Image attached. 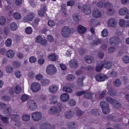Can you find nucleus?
Returning a JSON list of instances; mask_svg holds the SVG:
<instances>
[{"label":"nucleus","instance_id":"12","mask_svg":"<svg viewBox=\"0 0 129 129\" xmlns=\"http://www.w3.org/2000/svg\"><path fill=\"white\" fill-rule=\"evenodd\" d=\"M77 29L78 33L81 34H84L86 30V28L81 25L78 26Z\"/></svg>","mask_w":129,"mask_h":129},{"label":"nucleus","instance_id":"38","mask_svg":"<svg viewBox=\"0 0 129 129\" xmlns=\"http://www.w3.org/2000/svg\"><path fill=\"white\" fill-rule=\"evenodd\" d=\"M73 18L75 21L76 22H78L80 20L81 16L78 14H74L73 15Z\"/></svg>","mask_w":129,"mask_h":129},{"label":"nucleus","instance_id":"30","mask_svg":"<svg viewBox=\"0 0 129 129\" xmlns=\"http://www.w3.org/2000/svg\"><path fill=\"white\" fill-rule=\"evenodd\" d=\"M35 17V14L34 13L32 12H30L27 15V19L30 21L32 20L33 18Z\"/></svg>","mask_w":129,"mask_h":129},{"label":"nucleus","instance_id":"16","mask_svg":"<svg viewBox=\"0 0 129 129\" xmlns=\"http://www.w3.org/2000/svg\"><path fill=\"white\" fill-rule=\"evenodd\" d=\"M128 12V10L127 8L123 7L119 10L118 13L120 15L122 16L127 14Z\"/></svg>","mask_w":129,"mask_h":129},{"label":"nucleus","instance_id":"34","mask_svg":"<svg viewBox=\"0 0 129 129\" xmlns=\"http://www.w3.org/2000/svg\"><path fill=\"white\" fill-rule=\"evenodd\" d=\"M57 97L55 95L52 96L50 99L52 104H54L57 103Z\"/></svg>","mask_w":129,"mask_h":129},{"label":"nucleus","instance_id":"37","mask_svg":"<svg viewBox=\"0 0 129 129\" xmlns=\"http://www.w3.org/2000/svg\"><path fill=\"white\" fill-rule=\"evenodd\" d=\"M92 93L88 92L85 93L83 97L85 98L90 99L92 98Z\"/></svg>","mask_w":129,"mask_h":129},{"label":"nucleus","instance_id":"32","mask_svg":"<svg viewBox=\"0 0 129 129\" xmlns=\"http://www.w3.org/2000/svg\"><path fill=\"white\" fill-rule=\"evenodd\" d=\"M122 59L125 63H129V56L127 55L123 56L122 57Z\"/></svg>","mask_w":129,"mask_h":129},{"label":"nucleus","instance_id":"39","mask_svg":"<svg viewBox=\"0 0 129 129\" xmlns=\"http://www.w3.org/2000/svg\"><path fill=\"white\" fill-rule=\"evenodd\" d=\"M13 16L14 18L16 19H19L21 17L20 14L18 12L14 13L13 14Z\"/></svg>","mask_w":129,"mask_h":129},{"label":"nucleus","instance_id":"7","mask_svg":"<svg viewBox=\"0 0 129 129\" xmlns=\"http://www.w3.org/2000/svg\"><path fill=\"white\" fill-rule=\"evenodd\" d=\"M31 88L33 92H37L40 88V84L37 82H34L31 85Z\"/></svg>","mask_w":129,"mask_h":129},{"label":"nucleus","instance_id":"28","mask_svg":"<svg viewBox=\"0 0 129 129\" xmlns=\"http://www.w3.org/2000/svg\"><path fill=\"white\" fill-rule=\"evenodd\" d=\"M21 65L20 62L17 60L14 61L12 63V65L16 69L20 67Z\"/></svg>","mask_w":129,"mask_h":129},{"label":"nucleus","instance_id":"46","mask_svg":"<svg viewBox=\"0 0 129 129\" xmlns=\"http://www.w3.org/2000/svg\"><path fill=\"white\" fill-rule=\"evenodd\" d=\"M21 91V88L20 86L19 85L15 87L14 90V92L17 94H19Z\"/></svg>","mask_w":129,"mask_h":129},{"label":"nucleus","instance_id":"45","mask_svg":"<svg viewBox=\"0 0 129 129\" xmlns=\"http://www.w3.org/2000/svg\"><path fill=\"white\" fill-rule=\"evenodd\" d=\"M48 58L51 60L55 61L57 59V56L54 54H50L48 56Z\"/></svg>","mask_w":129,"mask_h":129},{"label":"nucleus","instance_id":"47","mask_svg":"<svg viewBox=\"0 0 129 129\" xmlns=\"http://www.w3.org/2000/svg\"><path fill=\"white\" fill-rule=\"evenodd\" d=\"M100 107L102 109L104 107L109 106V104L106 102L102 101L100 103Z\"/></svg>","mask_w":129,"mask_h":129},{"label":"nucleus","instance_id":"62","mask_svg":"<svg viewBox=\"0 0 129 129\" xmlns=\"http://www.w3.org/2000/svg\"><path fill=\"white\" fill-rule=\"evenodd\" d=\"M83 112L79 110H77L76 111V114L78 116H81L83 115Z\"/></svg>","mask_w":129,"mask_h":129},{"label":"nucleus","instance_id":"18","mask_svg":"<svg viewBox=\"0 0 129 129\" xmlns=\"http://www.w3.org/2000/svg\"><path fill=\"white\" fill-rule=\"evenodd\" d=\"M58 89L57 86L55 85H52L50 86L49 88V90L51 93L55 92Z\"/></svg>","mask_w":129,"mask_h":129},{"label":"nucleus","instance_id":"55","mask_svg":"<svg viewBox=\"0 0 129 129\" xmlns=\"http://www.w3.org/2000/svg\"><path fill=\"white\" fill-rule=\"evenodd\" d=\"M12 40L10 38L8 39L6 41L5 44L7 47L10 46L11 44Z\"/></svg>","mask_w":129,"mask_h":129},{"label":"nucleus","instance_id":"54","mask_svg":"<svg viewBox=\"0 0 129 129\" xmlns=\"http://www.w3.org/2000/svg\"><path fill=\"white\" fill-rule=\"evenodd\" d=\"M102 36L104 37H106L108 35V31L106 29H105L102 32Z\"/></svg>","mask_w":129,"mask_h":129},{"label":"nucleus","instance_id":"21","mask_svg":"<svg viewBox=\"0 0 129 129\" xmlns=\"http://www.w3.org/2000/svg\"><path fill=\"white\" fill-rule=\"evenodd\" d=\"M47 9L46 6H44L42 8V9L38 11V14L41 17L43 16L44 15L45 13L44 11H47Z\"/></svg>","mask_w":129,"mask_h":129},{"label":"nucleus","instance_id":"58","mask_svg":"<svg viewBox=\"0 0 129 129\" xmlns=\"http://www.w3.org/2000/svg\"><path fill=\"white\" fill-rule=\"evenodd\" d=\"M70 105L71 106H74L76 105L75 101L73 99H71L68 102Z\"/></svg>","mask_w":129,"mask_h":129},{"label":"nucleus","instance_id":"9","mask_svg":"<svg viewBox=\"0 0 129 129\" xmlns=\"http://www.w3.org/2000/svg\"><path fill=\"white\" fill-rule=\"evenodd\" d=\"M117 23L115 19L113 18H110L107 21V24L108 26L110 27L115 26Z\"/></svg>","mask_w":129,"mask_h":129},{"label":"nucleus","instance_id":"29","mask_svg":"<svg viewBox=\"0 0 129 129\" xmlns=\"http://www.w3.org/2000/svg\"><path fill=\"white\" fill-rule=\"evenodd\" d=\"M84 78V77L81 76L77 80V84L80 86H82L83 85V81Z\"/></svg>","mask_w":129,"mask_h":129},{"label":"nucleus","instance_id":"4","mask_svg":"<svg viewBox=\"0 0 129 129\" xmlns=\"http://www.w3.org/2000/svg\"><path fill=\"white\" fill-rule=\"evenodd\" d=\"M42 116V113L39 112H34L31 114L32 119L35 121H37L40 120Z\"/></svg>","mask_w":129,"mask_h":129},{"label":"nucleus","instance_id":"36","mask_svg":"<svg viewBox=\"0 0 129 129\" xmlns=\"http://www.w3.org/2000/svg\"><path fill=\"white\" fill-rule=\"evenodd\" d=\"M75 78V76L73 74H69L67 76L66 79L67 80L72 81Z\"/></svg>","mask_w":129,"mask_h":129},{"label":"nucleus","instance_id":"27","mask_svg":"<svg viewBox=\"0 0 129 129\" xmlns=\"http://www.w3.org/2000/svg\"><path fill=\"white\" fill-rule=\"evenodd\" d=\"M112 66V62L111 61H106L105 62L104 66L105 68L107 69H108L111 68Z\"/></svg>","mask_w":129,"mask_h":129},{"label":"nucleus","instance_id":"23","mask_svg":"<svg viewBox=\"0 0 129 129\" xmlns=\"http://www.w3.org/2000/svg\"><path fill=\"white\" fill-rule=\"evenodd\" d=\"M14 53L12 50H10L8 51L6 53L7 57L9 58H12L14 55Z\"/></svg>","mask_w":129,"mask_h":129},{"label":"nucleus","instance_id":"42","mask_svg":"<svg viewBox=\"0 0 129 129\" xmlns=\"http://www.w3.org/2000/svg\"><path fill=\"white\" fill-rule=\"evenodd\" d=\"M103 113L105 114H108L110 111V109L109 106L104 107L102 109Z\"/></svg>","mask_w":129,"mask_h":129},{"label":"nucleus","instance_id":"25","mask_svg":"<svg viewBox=\"0 0 129 129\" xmlns=\"http://www.w3.org/2000/svg\"><path fill=\"white\" fill-rule=\"evenodd\" d=\"M17 26L15 22H11L10 24V29L11 30L15 31L16 29Z\"/></svg>","mask_w":129,"mask_h":129},{"label":"nucleus","instance_id":"22","mask_svg":"<svg viewBox=\"0 0 129 129\" xmlns=\"http://www.w3.org/2000/svg\"><path fill=\"white\" fill-rule=\"evenodd\" d=\"M100 112L99 109H94L91 110L90 113L93 115L95 116H98L100 114Z\"/></svg>","mask_w":129,"mask_h":129},{"label":"nucleus","instance_id":"19","mask_svg":"<svg viewBox=\"0 0 129 129\" xmlns=\"http://www.w3.org/2000/svg\"><path fill=\"white\" fill-rule=\"evenodd\" d=\"M104 7L107 8L108 10L110 11H112L113 5L112 4L109 2H106L104 4Z\"/></svg>","mask_w":129,"mask_h":129},{"label":"nucleus","instance_id":"8","mask_svg":"<svg viewBox=\"0 0 129 129\" xmlns=\"http://www.w3.org/2000/svg\"><path fill=\"white\" fill-rule=\"evenodd\" d=\"M69 65L71 68L76 69L78 66V63L77 61L75 59H72L69 61Z\"/></svg>","mask_w":129,"mask_h":129},{"label":"nucleus","instance_id":"1","mask_svg":"<svg viewBox=\"0 0 129 129\" xmlns=\"http://www.w3.org/2000/svg\"><path fill=\"white\" fill-rule=\"evenodd\" d=\"M27 106L31 111H33L36 109L37 107V105L36 102L34 100H28L27 102Z\"/></svg>","mask_w":129,"mask_h":129},{"label":"nucleus","instance_id":"26","mask_svg":"<svg viewBox=\"0 0 129 129\" xmlns=\"http://www.w3.org/2000/svg\"><path fill=\"white\" fill-rule=\"evenodd\" d=\"M121 85V82L120 80L117 79L113 81V85L114 86L116 87H119Z\"/></svg>","mask_w":129,"mask_h":129},{"label":"nucleus","instance_id":"13","mask_svg":"<svg viewBox=\"0 0 129 129\" xmlns=\"http://www.w3.org/2000/svg\"><path fill=\"white\" fill-rule=\"evenodd\" d=\"M69 99V96L68 94L64 93L60 96L61 100L63 102H66L68 101Z\"/></svg>","mask_w":129,"mask_h":129},{"label":"nucleus","instance_id":"17","mask_svg":"<svg viewBox=\"0 0 129 129\" xmlns=\"http://www.w3.org/2000/svg\"><path fill=\"white\" fill-rule=\"evenodd\" d=\"M92 15L94 17L98 18L101 16V13L98 9H95L93 11Z\"/></svg>","mask_w":129,"mask_h":129},{"label":"nucleus","instance_id":"5","mask_svg":"<svg viewBox=\"0 0 129 129\" xmlns=\"http://www.w3.org/2000/svg\"><path fill=\"white\" fill-rule=\"evenodd\" d=\"M121 42L120 38L117 36H114L110 38L109 40L110 44L112 45H117Z\"/></svg>","mask_w":129,"mask_h":129},{"label":"nucleus","instance_id":"48","mask_svg":"<svg viewBox=\"0 0 129 129\" xmlns=\"http://www.w3.org/2000/svg\"><path fill=\"white\" fill-rule=\"evenodd\" d=\"M116 50V47L112 46L109 47L108 49V52L109 53H112Z\"/></svg>","mask_w":129,"mask_h":129},{"label":"nucleus","instance_id":"33","mask_svg":"<svg viewBox=\"0 0 129 129\" xmlns=\"http://www.w3.org/2000/svg\"><path fill=\"white\" fill-rule=\"evenodd\" d=\"M104 66V64L102 62L100 63L96 66L95 69L96 71L97 72H100Z\"/></svg>","mask_w":129,"mask_h":129},{"label":"nucleus","instance_id":"6","mask_svg":"<svg viewBox=\"0 0 129 129\" xmlns=\"http://www.w3.org/2000/svg\"><path fill=\"white\" fill-rule=\"evenodd\" d=\"M61 111V110L59 109H58L57 107H53L49 110V113L50 114H56L58 115Z\"/></svg>","mask_w":129,"mask_h":129},{"label":"nucleus","instance_id":"60","mask_svg":"<svg viewBox=\"0 0 129 129\" xmlns=\"http://www.w3.org/2000/svg\"><path fill=\"white\" fill-rule=\"evenodd\" d=\"M35 78L38 80H41L43 78V76L41 74H39L36 76Z\"/></svg>","mask_w":129,"mask_h":129},{"label":"nucleus","instance_id":"63","mask_svg":"<svg viewBox=\"0 0 129 129\" xmlns=\"http://www.w3.org/2000/svg\"><path fill=\"white\" fill-rule=\"evenodd\" d=\"M49 83V81L46 79H44L41 81V83L42 85L48 84Z\"/></svg>","mask_w":129,"mask_h":129},{"label":"nucleus","instance_id":"61","mask_svg":"<svg viewBox=\"0 0 129 129\" xmlns=\"http://www.w3.org/2000/svg\"><path fill=\"white\" fill-rule=\"evenodd\" d=\"M29 61L32 63L35 62L36 61V59L35 57L34 56L31 57L29 58Z\"/></svg>","mask_w":129,"mask_h":129},{"label":"nucleus","instance_id":"49","mask_svg":"<svg viewBox=\"0 0 129 129\" xmlns=\"http://www.w3.org/2000/svg\"><path fill=\"white\" fill-rule=\"evenodd\" d=\"M6 22V19L4 16H2L0 18V25H4Z\"/></svg>","mask_w":129,"mask_h":129},{"label":"nucleus","instance_id":"11","mask_svg":"<svg viewBox=\"0 0 129 129\" xmlns=\"http://www.w3.org/2000/svg\"><path fill=\"white\" fill-rule=\"evenodd\" d=\"M107 76L103 74H99L95 76L96 80L98 81H104L107 79Z\"/></svg>","mask_w":129,"mask_h":129},{"label":"nucleus","instance_id":"57","mask_svg":"<svg viewBox=\"0 0 129 129\" xmlns=\"http://www.w3.org/2000/svg\"><path fill=\"white\" fill-rule=\"evenodd\" d=\"M43 39L41 36H39L36 38V42L38 43H40L42 41Z\"/></svg>","mask_w":129,"mask_h":129},{"label":"nucleus","instance_id":"10","mask_svg":"<svg viewBox=\"0 0 129 129\" xmlns=\"http://www.w3.org/2000/svg\"><path fill=\"white\" fill-rule=\"evenodd\" d=\"M40 129H54L55 126H53L52 127L49 124L43 123L40 126Z\"/></svg>","mask_w":129,"mask_h":129},{"label":"nucleus","instance_id":"40","mask_svg":"<svg viewBox=\"0 0 129 129\" xmlns=\"http://www.w3.org/2000/svg\"><path fill=\"white\" fill-rule=\"evenodd\" d=\"M22 118L24 121H28L30 119V116L27 114H24L23 115Z\"/></svg>","mask_w":129,"mask_h":129},{"label":"nucleus","instance_id":"15","mask_svg":"<svg viewBox=\"0 0 129 129\" xmlns=\"http://www.w3.org/2000/svg\"><path fill=\"white\" fill-rule=\"evenodd\" d=\"M85 62L87 63H90L93 62L94 61V58L93 56L90 55H86L84 57Z\"/></svg>","mask_w":129,"mask_h":129},{"label":"nucleus","instance_id":"35","mask_svg":"<svg viewBox=\"0 0 129 129\" xmlns=\"http://www.w3.org/2000/svg\"><path fill=\"white\" fill-rule=\"evenodd\" d=\"M75 123L73 122L69 123L67 125L68 128L69 129H74L75 128Z\"/></svg>","mask_w":129,"mask_h":129},{"label":"nucleus","instance_id":"50","mask_svg":"<svg viewBox=\"0 0 129 129\" xmlns=\"http://www.w3.org/2000/svg\"><path fill=\"white\" fill-rule=\"evenodd\" d=\"M28 96L26 94L23 95L21 98V100L22 102H24L27 101L28 99Z\"/></svg>","mask_w":129,"mask_h":129},{"label":"nucleus","instance_id":"43","mask_svg":"<svg viewBox=\"0 0 129 129\" xmlns=\"http://www.w3.org/2000/svg\"><path fill=\"white\" fill-rule=\"evenodd\" d=\"M105 98L106 100L111 104H113L115 103V100L111 97L108 96L106 97Z\"/></svg>","mask_w":129,"mask_h":129},{"label":"nucleus","instance_id":"24","mask_svg":"<svg viewBox=\"0 0 129 129\" xmlns=\"http://www.w3.org/2000/svg\"><path fill=\"white\" fill-rule=\"evenodd\" d=\"M74 113L71 111H70L66 112L64 114V116L66 118H70L73 116Z\"/></svg>","mask_w":129,"mask_h":129},{"label":"nucleus","instance_id":"52","mask_svg":"<svg viewBox=\"0 0 129 129\" xmlns=\"http://www.w3.org/2000/svg\"><path fill=\"white\" fill-rule=\"evenodd\" d=\"M115 102L113 104H114V107L115 108H118L121 107V105L119 102L115 100Z\"/></svg>","mask_w":129,"mask_h":129},{"label":"nucleus","instance_id":"53","mask_svg":"<svg viewBox=\"0 0 129 129\" xmlns=\"http://www.w3.org/2000/svg\"><path fill=\"white\" fill-rule=\"evenodd\" d=\"M125 21L123 19H121L120 20L119 24L121 27H123L125 25Z\"/></svg>","mask_w":129,"mask_h":129},{"label":"nucleus","instance_id":"14","mask_svg":"<svg viewBox=\"0 0 129 129\" xmlns=\"http://www.w3.org/2000/svg\"><path fill=\"white\" fill-rule=\"evenodd\" d=\"M82 10L85 14L88 15L90 14L91 11L90 8L86 5H84L82 7Z\"/></svg>","mask_w":129,"mask_h":129},{"label":"nucleus","instance_id":"59","mask_svg":"<svg viewBox=\"0 0 129 129\" xmlns=\"http://www.w3.org/2000/svg\"><path fill=\"white\" fill-rule=\"evenodd\" d=\"M79 53L82 55H84L85 53V49L82 48H79L78 49Z\"/></svg>","mask_w":129,"mask_h":129},{"label":"nucleus","instance_id":"20","mask_svg":"<svg viewBox=\"0 0 129 129\" xmlns=\"http://www.w3.org/2000/svg\"><path fill=\"white\" fill-rule=\"evenodd\" d=\"M62 89L63 91L69 93H71L73 91L72 89L69 85L64 86L62 87Z\"/></svg>","mask_w":129,"mask_h":129},{"label":"nucleus","instance_id":"64","mask_svg":"<svg viewBox=\"0 0 129 129\" xmlns=\"http://www.w3.org/2000/svg\"><path fill=\"white\" fill-rule=\"evenodd\" d=\"M101 39H98L95 40L94 41L93 45H98L100 44L101 43Z\"/></svg>","mask_w":129,"mask_h":129},{"label":"nucleus","instance_id":"56","mask_svg":"<svg viewBox=\"0 0 129 129\" xmlns=\"http://www.w3.org/2000/svg\"><path fill=\"white\" fill-rule=\"evenodd\" d=\"M104 4L103 1H101L98 2L97 4V6L100 8H102L104 7Z\"/></svg>","mask_w":129,"mask_h":129},{"label":"nucleus","instance_id":"51","mask_svg":"<svg viewBox=\"0 0 129 129\" xmlns=\"http://www.w3.org/2000/svg\"><path fill=\"white\" fill-rule=\"evenodd\" d=\"M32 29L31 27H28L25 29V32L26 34H31L32 32Z\"/></svg>","mask_w":129,"mask_h":129},{"label":"nucleus","instance_id":"31","mask_svg":"<svg viewBox=\"0 0 129 129\" xmlns=\"http://www.w3.org/2000/svg\"><path fill=\"white\" fill-rule=\"evenodd\" d=\"M12 111V110L11 107H7L6 109L5 110L4 114H6L7 116L10 115Z\"/></svg>","mask_w":129,"mask_h":129},{"label":"nucleus","instance_id":"44","mask_svg":"<svg viewBox=\"0 0 129 129\" xmlns=\"http://www.w3.org/2000/svg\"><path fill=\"white\" fill-rule=\"evenodd\" d=\"M108 93L109 95L113 96H115L117 94V93L115 91L111 89L109 90Z\"/></svg>","mask_w":129,"mask_h":129},{"label":"nucleus","instance_id":"3","mask_svg":"<svg viewBox=\"0 0 129 129\" xmlns=\"http://www.w3.org/2000/svg\"><path fill=\"white\" fill-rule=\"evenodd\" d=\"M46 71L47 73L50 75H53L57 72V70L55 67L53 65L50 64L47 68Z\"/></svg>","mask_w":129,"mask_h":129},{"label":"nucleus","instance_id":"2","mask_svg":"<svg viewBox=\"0 0 129 129\" xmlns=\"http://www.w3.org/2000/svg\"><path fill=\"white\" fill-rule=\"evenodd\" d=\"M71 30L70 28L67 26H64L63 27L61 30V34L64 38L68 37L71 33Z\"/></svg>","mask_w":129,"mask_h":129},{"label":"nucleus","instance_id":"41","mask_svg":"<svg viewBox=\"0 0 129 129\" xmlns=\"http://www.w3.org/2000/svg\"><path fill=\"white\" fill-rule=\"evenodd\" d=\"M6 70L7 72L11 73L13 72L12 67L11 66H8L6 67Z\"/></svg>","mask_w":129,"mask_h":129}]
</instances>
